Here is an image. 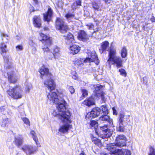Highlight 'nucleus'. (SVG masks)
I'll return each mask as SVG.
<instances>
[{"instance_id":"obj_42","label":"nucleus","mask_w":155,"mask_h":155,"mask_svg":"<svg viewBox=\"0 0 155 155\" xmlns=\"http://www.w3.org/2000/svg\"><path fill=\"white\" fill-rule=\"evenodd\" d=\"M21 119L24 124L28 126H30V122L28 119L25 117L21 118Z\"/></svg>"},{"instance_id":"obj_35","label":"nucleus","mask_w":155,"mask_h":155,"mask_svg":"<svg viewBox=\"0 0 155 155\" xmlns=\"http://www.w3.org/2000/svg\"><path fill=\"white\" fill-rule=\"evenodd\" d=\"M4 61L5 63V66L8 68H10L12 67L11 63L9 61L8 58L5 57L4 58Z\"/></svg>"},{"instance_id":"obj_61","label":"nucleus","mask_w":155,"mask_h":155,"mask_svg":"<svg viewBox=\"0 0 155 155\" xmlns=\"http://www.w3.org/2000/svg\"><path fill=\"white\" fill-rule=\"evenodd\" d=\"M92 140L93 142L94 143L96 141H97L98 142L99 141V139H97L95 137H93L92 138Z\"/></svg>"},{"instance_id":"obj_30","label":"nucleus","mask_w":155,"mask_h":155,"mask_svg":"<svg viewBox=\"0 0 155 155\" xmlns=\"http://www.w3.org/2000/svg\"><path fill=\"white\" fill-rule=\"evenodd\" d=\"M102 114L103 113L104 114H107L109 113L108 109L106 105H103L101 107Z\"/></svg>"},{"instance_id":"obj_45","label":"nucleus","mask_w":155,"mask_h":155,"mask_svg":"<svg viewBox=\"0 0 155 155\" xmlns=\"http://www.w3.org/2000/svg\"><path fill=\"white\" fill-rule=\"evenodd\" d=\"M46 56L47 58L49 59H52L53 58H54V55L53 53L50 51L47 53Z\"/></svg>"},{"instance_id":"obj_41","label":"nucleus","mask_w":155,"mask_h":155,"mask_svg":"<svg viewBox=\"0 0 155 155\" xmlns=\"http://www.w3.org/2000/svg\"><path fill=\"white\" fill-rule=\"evenodd\" d=\"M6 45L4 43H2L1 46V50L2 53H5L6 52Z\"/></svg>"},{"instance_id":"obj_46","label":"nucleus","mask_w":155,"mask_h":155,"mask_svg":"<svg viewBox=\"0 0 155 155\" xmlns=\"http://www.w3.org/2000/svg\"><path fill=\"white\" fill-rule=\"evenodd\" d=\"M72 78L74 79L77 80L78 79V77L77 74L75 71H73L71 73Z\"/></svg>"},{"instance_id":"obj_55","label":"nucleus","mask_w":155,"mask_h":155,"mask_svg":"<svg viewBox=\"0 0 155 155\" xmlns=\"http://www.w3.org/2000/svg\"><path fill=\"white\" fill-rule=\"evenodd\" d=\"M143 83L146 84L147 83V78L146 77H144L143 78Z\"/></svg>"},{"instance_id":"obj_3","label":"nucleus","mask_w":155,"mask_h":155,"mask_svg":"<svg viewBox=\"0 0 155 155\" xmlns=\"http://www.w3.org/2000/svg\"><path fill=\"white\" fill-rule=\"evenodd\" d=\"M55 88L54 89V90ZM48 89L50 91L48 95V101L51 104H55L56 105L63 104H66V102L65 101L64 99L66 97L65 95H63L62 93H61L58 96L56 93L54 92H51V91Z\"/></svg>"},{"instance_id":"obj_1","label":"nucleus","mask_w":155,"mask_h":155,"mask_svg":"<svg viewBox=\"0 0 155 155\" xmlns=\"http://www.w3.org/2000/svg\"><path fill=\"white\" fill-rule=\"evenodd\" d=\"M65 104H63L56 105L57 110L52 111L51 113L54 117H57L62 122L70 123V113L68 111H66Z\"/></svg>"},{"instance_id":"obj_57","label":"nucleus","mask_w":155,"mask_h":155,"mask_svg":"<svg viewBox=\"0 0 155 155\" xmlns=\"http://www.w3.org/2000/svg\"><path fill=\"white\" fill-rule=\"evenodd\" d=\"M112 110L113 111V114L114 115H117V112L114 107L112 108Z\"/></svg>"},{"instance_id":"obj_18","label":"nucleus","mask_w":155,"mask_h":155,"mask_svg":"<svg viewBox=\"0 0 155 155\" xmlns=\"http://www.w3.org/2000/svg\"><path fill=\"white\" fill-rule=\"evenodd\" d=\"M64 37L66 40V42L67 44L70 45L74 42V36L71 33H68L67 36H64Z\"/></svg>"},{"instance_id":"obj_17","label":"nucleus","mask_w":155,"mask_h":155,"mask_svg":"<svg viewBox=\"0 0 155 155\" xmlns=\"http://www.w3.org/2000/svg\"><path fill=\"white\" fill-rule=\"evenodd\" d=\"M94 87L95 89V90L94 91V92L95 94V95L97 97H99V96L100 95L101 93L103 92L101 91V90L102 89L103 87L102 86L99 84H97L94 85Z\"/></svg>"},{"instance_id":"obj_34","label":"nucleus","mask_w":155,"mask_h":155,"mask_svg":"<svg viewBox=\"0 0 155 155\" xmlns=\"http://www.w3.org/2000/svg\"><path fill=\"white\" fill-rule=\"evenodd\" d=\"M121 54L123 58H125L127 55V51L126 48L123 47L121 51Z\"/></svg>"},{"instance_id":"obj_11","label":"nucleus","mask_w":155,"mask_h":155,"mask_svg":"<svg viewBox=\"0 0 155 155\" xmlns=\"http://www.w3.org/2000/svg\"><path fill=\"white\" fill-rule=\"evenodd\" d=\"M22 150L27 155H31L37 151V149L30 145H25L22 148Z\"/></svg>"},{"instance_id":"obj_16","label":"nucleus","mask_w":155,"mask_h":155,"mask_svg":"<svg viewBox=\"0 0 155 155\" xmlns=\"http://www.w3.org/2000/svg\"><path fill=\"white\" fill-rule=\"evenodd\" d=\"M33 24L37 28H40L41 26V20L39 16H34L33 18Z\"/></svg>"},{"instance_id":"obj_7","label":"nucleus","mask_w":155,"mask_h":155,"mask_svg":"<svg viewBox=\"0 0 155 155\" xmlns=\"http://www.w3.org/2000/svg\"><path fill=\"white\" fill-rule=\"evenodd\" d=\"M56 28L60 31L61 33H66L68 29V26L65 24L63 19L60 18H57L56 22Z\"/></svg>"},{"instance_id":"obj_5","label":"nucleus","mask_w":155,"mask_h":155,"mask_svg":"<svg viewBox=\"0 0 155 155\" xmlns=\"http://www.w3.org/2000/svg\"><path fill=\"white\" fill-rule=\"evenodd\" d=\"M7 93L12 98L18 99L21 98L23 92L21 87L19 85H16L12 88H10Z\"/></svg>"},{"instance_id":"obj_21","label":"nucleus","mask_w":155,"mask_h":155,"mask_svg":"<svg viewBox=\"0 0 155 155\" xmlns=\"http://www.w3.org/2000/svg\"><path fill=\"white\" fill-rule=\"evenodd\" d=\"M80 47L78 45H73L71 46L70 49L71 51L70 52L73 54L78 53L80 50Z\"/></svg>"},{"instance_id":"obj_29","label":"nucleus","mask_w":155,"mask_h":155,"mask_svg":"<svg viewBox=\"0 0 155 155\" xmlns=\"http://www.w3.org/2000/svg\"><path fill=\"white\" fill-rule=\"evenodd\" d=\"M0 36L3 41H5L6 43L8 42L9 39L8 35L3 32H1Z\"/></svg>"},{"instance_id":"obj_27","label":"nucleus","mask_w":155,"mask_h":155,"mask_svg":"<svg viewBox=\"0 0 155 155\" xmlns=\"http://www.w3.org/2000/svg\"><path fill=\"white\" fill-rule=\"evenodd\" d=\"M23 138L21 136H19L16 137L15 140V142L16 144L19 146L21 145L23 143Z\"/></svg>"},{"instance_id":"obj_32","label":"nucleus","mask_w":155,"mask_h":155,"mask_svg":"<svg viewBox=\"0 0 155 155\" xmlns=\"http://www.w3.org/2000/svg\"><path fill=\"white\" fill-rule=\"evenodd\" d=\"M30 134L32 135L33 139L34 140L35 142V143H36V144L38 146V147L40 146L39 143H38V138L36 136L35 134V132L33 130H32L31 131Z\"/></svg>"},{"instance_id":"obj_39","label":"nucleus","mask_w":155,"mask_h":155,"mask_svg":"<svg viewBox=\"0 0 155 155\" xmlns=\"http://www.w3.org/2000/svg\"><path fill=\"white\" fill-rule=\"evenodd\" d=\"M107 130V131L106 132V133H105L104 135L106 136V137H109L112 134L113 132V131L110 129L109 130L108 128Z\"/></svg>"},{"instance_id":"obj_6","label":"nucleus","mask_w":155,"mask_h":155,"mask_svg":"<svg viewBox=\"0 0 155 155\" xmlns=\"http://www.w3.org/2000/svg\"><path fill=\"white\" fill-rule=\"evenodd\" d=\"M40 38L44 46L42 47V49L44 51L46 52L47 53L50 51L49 47L52 44V38H51L47 36L46 35L41 33L39 34Z\"/></svg>"},{"instance_id":"obj_2","label":"nucleus","mask_w":155,"mask_h":155,"mask_svg":"<svg viewBox=\"0 0 155 155\" xmlns=\"http://www.w3.org/2000/svg\"><path fill=\"white\" fill-rule=\"evenodd\" d=\"M39 72L41 74V77L42 79L47 78L44 82L45 86L50 90L54 89L55 85L54 81L51 78V74L49 73V69L43 66L40 69Z\"/></svg>"},{"instance_id":"obj_28","label":"nucleus","mask_w":155,"mask_h":155,"mask_svg":"<svg viewBox=\"0 0 155 155\" xmlns=\"http://www.w3.org/2000/svg\"><path fill=\"white\" fill-rule=\"evenodd\" d=\"M69 129V125H64L60 127L59 129V131L64 133L67 132Z\"/></svg>"},{"instance_id":"obj_50","label":"nucleus","mask_w":155,"mask_h":155,"mask_svg":"<svg viewBox=\"0 0 155 155\" xmlns=\"http://www.w3.org/2000/svg\"><path fill=\"white\" fill-rule=\"evenodd\" d=\"M149 155H155V150L152 147L150 148V153Z\"/></svg>"},{"instance_id":"obj_23","label":"nucleus","mask_w":155,"mask_h":155,"mask_svg":"<svg viewBox=\"0 0 155 155\" xmlns=\"http://www.w3.org/2000/svg\"><path fill=\"white\" fill-rule=\"evenodd\" d=\"M83 104L88 106H90L94 104V100L92 97H89L86 99L84 102Z\"/></svg>"},{"instance_id":"obj_52","label":"nucleus","mask_w":155,"mask_h":155,"mask_svg":"<svg viewBox=\"0 0 155 155\" xmlns=\"http://www.w3.org/2000/svg\"><path fill=\"white\" fill-rule=\"evenodd\" d=\"M57 5L60 8H62L63 7V2L61 1H59L57 3Z\"/></svg>"},{"instance_id":"obj_10","label":"nucleus","mask_w":155,"mask_h":155,"mask_svg":"<svg viewBox=\"0 0 155 155\" xmlns=\"http://www.w3.org/2000/svg\"><path fill=\"white\" fill-rule=\"evenodd\" d=\"M122 59L120 57L117 56L113 58L112 60L110 61L109 62H107V63L109 64L110 67L111 65L114 64L116 65L117 68H119L122 67Z\"/></svg>"},{"instance_id":"obj_58","label":"nucleus","mask_w":155,"mask_h":155,"mask_svg":"<svg viewBox=\"0 0 155 155\" xmlns=\"http://www.w3.org/2000/svg\"><path fill=\"white\" fill-rule=\"evenodd\" d=\"M124 155H130V151L129 150L125 149Z\"/></svg>"},{"instance_id":"obj_25","label":"nucleus","mask_w":155,"mask_h":155,"mask_svg":"<svg viewBox=\"0 0 155 155\" xmlns=\"http://www.w3.org/2000/svg\"><path fill=\"white\" fill-rule=\"evenodd\" d=\"M9 123L8 119L6 117L3 118L0 121V124L2 127L7 126Z\"/></svg>"},{"instance_id":"obj_19","label":"nucleus","mask_w":155,"mask_h":155,"mask_svg":"<svg viewBox=\"0 0 155 155\" xmlns=\"http://www.w3.org/2000/svg\"><path fill=\"white\" fill-rule=\"evenodd\" d=\"M53 54L55 59H58L61 55L60 48L57 46H55L53 49Z\"/></svg>"},{"instance_id":"obj_24","label":"nucleus","mask_w":155,"mask_h":155,"mask_svg":"<svg viewBox=\"0 0 155 155\" xmlns=\"http://www.w3.org/2000/svg\"><path fill=\"white\" fill-rule=\"evenodd\" d=\"M109 43L108 41H105L101 43V49H100V52L102 53L103 52L106 51L109 45Z\"/></svg>"},{"instance_id":"obj_48","label":"nucleus","mask_w":155,"mask_h":155,"mask_svg":"<svg viewBox=\"0 0 155 155\" xmlns=\"http://www.w3.org/2000/svg\"><path fill=\"white\" fill-rule=\"evenodd\" d=\"M67 87L71 94H73L75 92V90L73 86H68Z\"/></svg>"},{"instance_id":"obj_64","label":"nucleus","mask_w":155,"mask_h":155,"mask_svg":"<svg viewBox=\"0 0 155 155\" xmlns=\"http://www.w3.org/2000/svg\"><path fill=\"white\" fill-rule=\"evenodd\" d=\"M110 0H104L105 3L107 5L110 3Z\"/></svg>"},{"instance_id":"obj_44","label":"nucleus","mask_w":155,"mask_h":155,"mask_svg":"<svg viewBox=\"0 0 155 155\" xmlns=\"http://www.w3.org/2000/svg\"><path fill=\"white\" fill-rule=\"evenodd\" d=\"M107 125H104L101 127V129L104 135L105 133H106V132L107 131Z\"/></svg>"},{"instance_id":"obj_15","label":"nucleus","mask_w":155,"mask_h":155,"mask_svg":"<svg viewBox=\"0 0 155 155\" xmlns=\"http://www.w3.org/2000/svg\"><path fill=\"white\" fill-rule=\"evenodd\" d=\"M116 50L115 48H110L108 54L109 59L107 60V62H109L111 60L115 57H117L116 56Z\"/></svg>"},{"instance_id":"obj_12","label":"nucleus","mask_w":155,"mask_h":155,"mask_svg":"<svg viewBox=\"0 0 155 155\" xmlns=\"http://www.w3.org/2000/svg\"><path fill=\"white\" fill-rule=\"evenodd\" d=\"M99 120L102 123L107 122L109 124L110 126L112 127H115L114 125L113 124L112 119H110V117L107 115V114L102 115L100 117Z\"/></svg>"},{"instance_id":"obj_20","label":"nucleus","mask_w":155,"mask_h":155,"mask_svg":"<svg viewBox=\"0 0 155 155\" xmlns=\"http://www.w3.org/2000/svg\"><path fill=\"white\" fill-rule=\"evenodd\" d=\"M9 81L11 83H15L17 81L18 78L12 72L10 74L8 73Z\"/></svg>"},{"instance_id":"obj_31","label":"nucleus","mask_w":155,"mask_h":155,"mask_svg":"<svg viewBox=\"0 0 155 155\" xmlns=\"http://www.w3.org/2000/svg\"><path fill=\"white\" fill-rule=\"evenodd\" d=\"M100 3L96 2H94L92 3V6L93 8L95 10L98 11L99 10H101L100 8Z\"/></svg>"},{"instance_id":"obj_49","label":"nucleus","mask_w":155,"mask_h":155,"mask_svg":"<svg viewBox=\"0 0 155 155\" xmlns=\"http://www.w3.org/2000/svg\"><path fill=\"white\" fill-rule=\"evenodd\" d=\"M81 92L82 93V96L84 97L88 95V92L85 89H83L81 90Z\"/></svg>"},{"instance_id":"obj_4","label":"nucleus","mask_w":155,"mask_h":155,"mask_svg":"<svg viewBox=\"0 0 155 155\" xmlns=\"http://www.w3.org/2000/svg\"><path fill=\"white\" fill-rule=\"evenodd\" d=\"M130 116L124 115L123 113H120L118 118V123L116 126L117 130L121 132L124 131L125 127L130 122Z\"/></svg>"},{"instance_id":"obj_54","label":"nucleus","mask_w":155,"mask_h":155,"mask_svg":"<svg viewBox=\"0 0 155 155\" xmlns=\"http://www.w3.org/2000/svg\"><path fill=\"white\" fill-rule=\"evenodd\" d=\"M16 48L17 50H22L23 49V47L21 45H18L16 46Z\"/></svg>"},{"instance_id":"obj_59","label":"nucleus","mask_w":155,"mask_h":155,"mask_svg":"<svg viewBox=\"0 0 155 155\" xmlns=\"http://www.w3.org/2000/svg\"><path fill=\"white\" fill-rule=\"evenodd\" d=\"M76 5H81V1L80 0H78L76 1Z\"/></svg>"},{"instance_id":"obj_37","label":"nucleus","mask_w":155,"mask_h":155,"mask_svg":"<svg viewBox=\"0 0 155 155\" xmlns=\"http://www.w3.org/2000/svg\"><path fill=\"white\" fill-rule=\"evenodd\" d=\"M126 141H124V140H120L119 143L120 144H118L117 142H116L115 143V145L117 146H118L120 147H121L124 146H126Z\"/></svg>"},{"instance_id":"obj_26","label":"nucleus","mask_w":155,"mask_h":155,"mask_svg":"<svg viewBox=\"0 0 155 155\" xmlns=\"http://www.w3.org/2000/svg\"><path fill=\"white\" fill-rule=\"evenodd\" d=\"M123 140L127 141V140L124 135H119L116 137L115 143H116V142H117L118 144H120V143H120V141Z\"/></svg>"},{"instance_id":"obj_60","label":"nucleus","mask_w":155,"mask_h":155,"mask_svg":"<svg viewBox=\"0 0 155 155\" xmlns=\"http://www.w3.org/2000/svg\"><path fill=\"white\" fill-rule=\"evenodd\" d=\"M76 6L77 5H76V3H74L72 5L71 8L73 9V10H75L76 8Z\"/></svg>"},{"instance_id":"obj_13","label":"nucleus","mask_w":155,"mask_h":155,"mask_svg":"<svg viewBox=\"0 0 155 155\" xmlns=\"http://www.w3.org/2000/svg\"><path fill=\"white\" fill-rule=\"evenodd\" d=\"M78 39L83 41H86L88 40V36L83 30L80 31L78 33Z\"/></svg>"},{"instance_id":"obj_56","label":"nucleus","mask_w":155,"mask_h":155,"mask_svg":"<svg viewBox=\"0 0 155 155\" xmlns=\"http://www.w3.org/2000/svg\"><path fill=\"white\" fill-rule=\"evenodd\" d=\"M29 8L30 12V13L31 12H34V11H35L34 7L32 6H31V5H30V6L29 7Z\"/></svg>"},{"instance_id":"obj_47","label":"nucleus","mask_w":155,"mask_h":155,"mask_svg":"<svg viewBox=\"0 0 155 155\" xmlns=\"http://www.w3.org/2000/svg\"><path fill=\"white\" fill-rule=\"evenodd\" d=\"M99 97H101L102 100L104 102H105L106 101V98L105 96V94L104 93H101Z\"/></svg>"},{"instance_id":"obj_14","label":"nucleus","mask_w":155,"mask_h":155,"mask_svg":"<svg viewBox=\"0 0 155 155\" xmlns=\"http://www.w3.org/2000/svg\"><path fill=\"white\" fill-rule=\"evenodd\" d=\"M53 13V11L50 7L48 9L47 12L43 14L44 20L47 22L50 21L51 19V16Z\"/></svg>"},{"instance_id":"obj_63","label":"nucleus","mask_w":155,"mask_h":155,"mask_svg":"<svg viewBox=\"0 0 155 155\" xmlns=\"http://www.w3.org/2000/svg\"><path fill=\"white\" fill-rule=\"evenodd\" d=\"M94 21L95 22H96V25H97V26L98 25V24H99V21L97 20L95 18H94Z\"/></svg>"},{"instance_id":"obj_40","label":"nucleus","mask_w":155,"mask_h":155,"mask_svg":"<svg viewBox=\"0 0 155 155\" xmlns=\"http://www.w3.org/2000/svg\"><path fill=\"white\" fill-rule=\"evenodd\" d=\"M125 149H117L116 153L118 155H124Z\"/></svg>"},{"instance_id":"obj_62","label":"nucleus","mask_w":155,"mask_h":155,"mask_svg":"<svg viewBox=\"0 0 155 155\" xmlns=\"http://www.w3.org/2000/svg\"><path fill=\"white\" fill-rule=\"evenodd\" d=\"M0 109L1 110V111L2 112L4 111L5 110V106H2L0 108Z\"/></svg>"},{"instance_id":"obj_36","label":"nucleus","mask_w":155,"mask_h":155,"mask_svg":"<svg viewBox=\"0 0 155 155\" xmlns=\"http://www.w3.org/2000/svg\"><path fill=\"white\" fill-rule=\"evenodd\" d=\"M90 125L91 127L95 129L97 128L98 124L97 121L92 120L90 121Z\"/></svg>"},{"instance_id":"obj_53","label":"nucleus","mask_w":155,"mask_h":155,"mask_svg":"<svg viewBox=\"0 0 155 155\" xmlns=\"http://www.w3.org/2000/svg\"><path fill=\"white\" fill-rule=\"evenodd\" d=\"M29 44L30 46L32 47H35L36 45L35 43L31 40H30L29 41Z\"/></svg>"},{"instance_id":"obj_33","label":"nucleus","mask_w":155,"mask_h":155,"mask_svg":"<svg viewBox=\"0 0 155 155\" xmlns=\"http://www.w3.org/2000/svg\"><path fill=\"white\" fill-rule=\"evenodd\" d=\"M74 16V15L72 13H68L65 16L66 19L69 21H71V20Z\"/></svg>"},{"instance_id":"obj_38","label":"nucleus","mask_w":155,"mask_h":155,"mask_svg":"<svg viewBox=\"0 0 155 155\" xmlns=\"http://www.w3.org/2000/svg\"><path fill=\"white\" fill-rule=\"evenodd\" d=\"M99 28L97 27L95 29H94V32L92 33L91 36L94 38H97L98 36L96 35V32H97L99 30Z\"/></svg>"},{"instance_id":"obj_43","label":"nucleus","mask_w":155,"mask_h":155,"mask_svg":"<svg viewBox=\"0 0 155 155\" xmlns=\"http://www.w3.org/2000/svg\"><path fill=\"white\" fill-rule=\"evenodd\" d=\"M119 71L120 73V74L124 77H126L127 76V73L125 70L122 68H121L119 69Z\"/></svg>"},{"instance_id":"obj_9","label":"nucleus","mask_w":155,"mask_h":155,"mask_svg":"<svg viewBox=\"0 0 155 155\" xmlns=\"http://www.w3.org/2000/svg\"><path fill=\"white\" fill-rule=\"evenodd\" d=\"M102 114L101 109L98 107H95L92 110L88 113L85 116V118L87 120H91L92 118H95Z\"/></svg>"},{"instance_id":"obj_8","label":"nucleus","mask_w":155,"mask_h":155,"mask_svg":"<svg viewBox=\"0 0 155 155\" xmlns=\"http://www.w3.org/2000/svg\"><path fill=\"white\" fill-rule=\"evenodd\" d=\"M94 62L97 65H98L99 62L97 54L94 51L88 52V57L84 60V62Z\"/></svg>"},{"instance_id":"obj_22","label":"nucleus","mask_w":155,"mask_h":155,"mask_svg":"<svg viewBox=\"0 0 155 155\" xmlns=\"http://www.w3.org/2000/svg\"><path fill=\"white\" fill-rule=\"evenodd\" d=\"M115 146L112 144H108L107 145V149L110 151V153H116L117 152V149H116Z\"/></svg>"},{"instance_id":"obj_51","label":"nucleus","mask_w":155,"mask_h":155,"mask_svg":"<svg viewBox=\"0 0 155 155\" xmlns=\"http://www.w3.org/2000/svg\"><path fill=\"white\" fill-rule=\"evenodd\" d=\"M86 26L87 27V28L89 30L93 29L94 30V25L92 23H88L86 25Z\"/></svg>"}]
</instances>
